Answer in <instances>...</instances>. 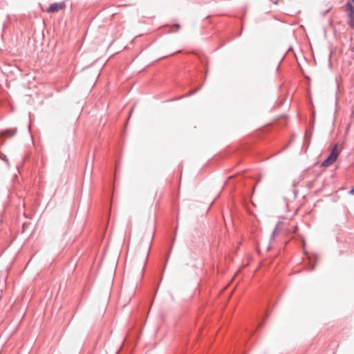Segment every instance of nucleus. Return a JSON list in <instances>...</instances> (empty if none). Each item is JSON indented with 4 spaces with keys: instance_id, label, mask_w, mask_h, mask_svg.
I'll list each match as a JSON object with an SVG mask.
<instances>
[{
    "instance_id": "f257e3e1",
    "label": "nucleus",
    "mask_w": 354,
    "mask_h": 354,
    "mask_svg": "<svg viewBox=\"0 0 354 354\" xmlns=\"http://www.w3.org/2000/svg\"><path fill=\"white\" fill-rule=\"evenodd\" d=\"M338 151H337V146L335 145L332 151H330L329 156L322 162V166L324 167H329L332 164H333L338 157Z\"/></svg>"
},
{
    "instance_id": "f03ea898",
    "label": "nucleus",
    "mask_w": 354,
    "mask_h": 354,
    "mask_svg": "<svg viewBox=\"0 0 354 354\" xmlns=\"http://www.w3.org/2000/svg\"><path fill=\"white\" fill-rule=\"evenodd\" d=\"M345 6L348 18L346 23L354 29V6L350 1H347Z\"/></svg>"
},
{
    "instance_id": "7ed1b4c3",
    "label": "nucleus",
    "mask_w": 354,
    "mask_h": 354,
    "mask_svg": "<svg viewBox=\"0 0 354 354\" xmlns=\"http://www.w3.org/2000/svg\"><path fill=\"white\" fill-rule=\"evenodd\" d=\"M66 7V4L64 2H57L52 3L49 6L47 9L48 12H55L59 10L64 9Z\"/></svg>"
},
{
    "instance_id": "20e7f679",
    "label": "nucleus",
    "mask_w": 354,
    "mask_h": 354,
    "mask_svg": "<svg viewBox=\"0 0 354 354\" xmlns=\"http://www.w3.org/2000/svg\"><path fill=\"white\" fill-rule=\"evenodd\" d=\"M17 129H8L0 133V137L7 136L12 137L16 133Z\"/></svg>"
},
{
    "instance_id": "39448f33",
    "label": "nucleus",
    "mask_w": 354,
    "mask_h": 354,
    "mask_svg": "<svg viewBox=\"0 0 354 354\" xmlns=\"http://www.w3.org/2000/svg\"><path fill=\"white\" fill-rule=\"evenodd\" d=\"M147 252H146L143 256L142 257L141 259H140V263H139V266H138V268L141 270V271H143L144 270V268H145V265L146 263V261H147Z\"/></svg>"
},
{
    "instance_id": "423d86ee",
    "label": "nucleus",
    "mask_w": 354,
    "mask_h": 354,
    "mask_svg": "<svg viewBox=\"0 0 354 354\" xmlns=\"http://www.w3.org/2000/svg\"><path fill=\"white\" fill-rule=\"evenodd\" d=\"M0 159L5 161L7 165L9 166V161L6 155L0 153Z\"/></svg>"
},
{
    "instance_id": "0eeeda50",
    "label": "nucleus",
    "mask_w": 354,
    "mask_h": 354,
    "mask_svg": "<svg viewBox=\"0 0 354 354\" xmlns=\"http://www.w3.org/2000/svg\"><path fill=\"white\" fill-rule=\"evenodd\" d=\"M200 88H198V89L196 90H193V91H191L189 93L186 94L185 96H189L194 93H195L198 90H199Z\"/></svg>"
},
{
    "instance_id": "6e6552de",
    "label": "nucleus",
    "mask_w": 354,
    "mask_h": 354,
    "mask_svg": "<svg viewBox=\"0 0 354 354\" xmlns=\"http://www.w3.org/2000/svg\"><path fill=\"white\" fill-rule=\"evenodd\" d=\"M348 193H349L350 194L354 195V187H353V188H352V189L348 192Z\"/></svg>"
},
{
    "instance_id": "1a4fd4ad",
    "label": "nucleus",
    "mask_w": 354,
    "mask_h": 354,
    "mask_svg": "<svg viewBox=\"0 0 354 354\" xmlns=\"http://www.w3.org/2000/svg\"><path fill=\"white\" fill-rule=\"evenodd\" d=\"M176 27H177V28L178 29L180 28V25L179 24H175L174 25Z\"/></svg>"
},
{
    "instance_id": "9d476101",
    "label": "nucleus",
    "mask_w": 354,
    "mask_h": 354,
    "mask_svg": "<svg viewBox=\"0 0 354 354\" xmlns=\"http://www.w3.org/2000/svg\"><path fill=\"white\" fill-rule=\"evenodd\" d=\"M353 2H354V0H351Z\"/></svg>"
}]
</instances>
